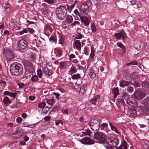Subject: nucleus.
<instances>
[{
  "label": "nucleus",
  "mask_w": 149,
  "mask_h": 149,
  "mask_svg": "<svg viewBox=\"0 0 149 149\" xmlns=\"http://www.w3.org/2000/svg\"><path fill=\"white\" fill-rule=\"evenodd\" d=\"M67 6L63 4L59 6L56 9V13L58 18L61 20H63L66 16L68 8Z\"/></svg>",
  "instance_id": "nucleus-2"
},
{
  "label": "nucleus",
  "mask_w": 149,
  "mask_h": 149,
  "mask_svg": "<svg viewBox=\"0 0 149 149\" xmlns=\"http://www.w3.org/2000/svg\"><path fill=\"white\" fill-rule=\"evenodd\" d=\"M142 143L144 149H149V142L148 140H143Z\"/></svg>",
  "instance_id": "nucleus-18"
},
{
  "label": "nucleus",
  "mask_w": 149,
  "mask_h": 149,
  "mask_svg": "<svg viewBox=\"0 0 149 149\" xmlns=\"http://www.w3.org/2000/svg\"><path fill=\"white\" fill-rule=\"evenodd\" d=\"M63 5H66L67 6L68 8H66L67 11L69 12H70L72 10V9L74 7L75 4L73 3L72 5H69L66 3L63 4Z\"/></svg>",
  "instance_id": "nucleus-23"
},
{
  "label": "nucleus",
  "mask_w": 149,
  "mask_h": 149,
  "mask_svg": "<svg viewBox=\"0 0 149 149\" xmlns=\"http://www.w3.org/2000/svg\"><path fill=\"white\" fill-rule=\"evenodd\" d=\"M114 36L116 38L118 39H120L122 37V40H125L127 36L126 33L123 31L118 33H115Z\"/></svg>",
  "instance_id": "nucleus-10"
},
{
  "label": "nucleus",
  "mask_w": 149,
  "mask_h": 149,
  "mask_svg": "<svg viewBox=\"0 0 149 149\" xmlns=\"http://www.w3.org/2000/svg\"><path fill=\"white\" fill-rule=\"evenodd\" d=\"M81 14L84 16H86L88 12L89 8L88 6L86 3L82 4L80 8Z\"/></svg>",
  "instance_id": "nucleus-8"
},
{
  "label": "nucleus",
  "mask_w": 149,
  "mask_h": 149,
  "mask_svg": "<svg viewBox=\"0 0 149 149\" xmlns=\"http://www.w3.org/2000/svg\"><path fill=\"white\" fill-rule=\"evenodd\" d=\"M137 77V74L136 73H133L130 76L131 79H134Z\"/></svg>",
  "instance_id": "nucleus-40"
},
{
  "label": "nucleus",
  "mask_w": 149,
  "mask_h": 149,
  "mask_svg": "<svg viewBox=\"0 0 149 149\" xmlns=\"http://www.w3.org/2000/svg\"><path fill=\"white\" fill-rule=\"evenodd\" d=\"M38 77L36 75H32L31 78V80L33 82H35L39 80Z\"/></svg>",
  "instance_id": "nucleus-30"
},
{
  "label": "nucleus",
  "mask_w": 149,
  "mask_h": 149,
  "mask_svg": "<svg viewBox=\"0 0 149 149\" xmlns=\"http://www.w3.org/2000/svg\"><path fill=\"white\" fill-rule=\"evenodd\" d=\"M42 112L44 114H46L48 111L49 109V107H44L42 109Z\"/></svg>",
  "instance_id": "nucleus-39"
},
{
  "label": "nucleus",
  "mask_w": 149,
  "mask_h": 149,
  "mask_svg": "<svg viewBox=\"0 0 149 149\" xmlns=\"http://www.w3.org/2000/svg\"><path fill=\"white\" fill-rule=\"evenodd\" d=\"M81 22L83 23L85 26H88L89 24V21L87 18H82V17L80 19Z\"/></svg>",
  "instance_id": "nucleus-21"
},
{
  "label": "nucleus",
  "mask_w": 149,
  "mask_h": 149,
  "mask_svg": "<svg viewBox=\"0 0 149 149\" xmlns=\"http://www.w3.org/2000/svg\"><path fill=\"white\" fill-rule=\"evenodd\" d=\"M27 45L26 41L23 39H21L18 41L17 49L18 51L22 52L25 49Z\"/></svg>",
  "instance_id": "nucleus-6"
},
{
  "label": "nucleus",
  "mask_w": 149,
  "mask_h": 149,
  "mask_svg": "<svg viewBox=\"0 0 149 149\" xmlns=\"http://www.w3.org/2000/svg\"><path fill=\"white\" fill-rule=\"evenodd\" d=\"M90 127L93 130H98L100 129V120L97 118H93L89 121Z\"/></svg>",
  "instance_id": "nucleus-3"
},
{
  "label": "nucleus",
  "mask_w": 149,
  "mask_h": 149,
  "mask_svg": "<svg viewBox=\"0 0 149 149\" xmlns=\"http://www.w3.org/2000/svg\"><path fill=\"white\" fill-rule=\"evenodd\" d=\"M53 30L52 27L49 25H45L44 26L43 33L48 37V38L49 37Z\"/></svg>",
  "instance_id": "nucleus-9"
},
{
  "label": "nucleus",
  "mask_w": 149,
  "mask_h": 149,
  "mask_svg": "<svg viewBox=\"0 0 149 149\" xmlns=\"http://www.w3.org/2000/svg\"><path fill=\"white\" fill-rule=\"evenodd\" d=\"M73 21V18L70 15H68L65 19V22L67 24H69L71 23Z\"/></svg>",
  "instance_id": "nucleus-20"
},
{
  "label": "nucleus",
  "mask_w": 149,
  "mask_h": 149,
  "mask_svg": "<svg viewBox=\"0 0 149 149\" xmlns=\"http://www.w3.org/2000/svg\"><path fill=\"white\" fill-rule=\"evenodd\" d=\"M81 141L82 143L85 144H93L94 143V141L91 140L88 137L84 138L81 139Z\"/></svg>",
  "instance_id": "nucleus-12"
},
{
  "label": "nucleus",
  "mask_w": 149,
  "mask_h": 149,
  "mask_svg": "<svg viewBox=\"0 0 149 149\" xmlns=\"http://www.w3.org/2000/svg\"><path fill=\"white\" fill-rule=\"evenodd\" d=\"M22 134V132L21 131H16V132L12 134V137L13 138H18Z\"/></svg>",
  "instance_id": "nucleus-19"
},
{
  "label": "nucleus",
  "mask_w": 149,
  "mask_h": 149,
  "mask_svg": "<svg viewBox=\"0 0 149 149\" xmlns=\"http://www.w3.org/2000/svg\"><path fill=\"white\" fill-rule=\"evenodd\" d=\"M28 32V30L26 29H24L23 30L20 32V35L24 33H27Z\"/></svg>",
  "instance_id": "nucleus-57"
},
{
  "label": "nucleus",
  "mask_w": 149,
  "mask_h": 149,
  "mask_svg": "<svg viewBox=\"0 0 149 149\" xmlns=\"http://www.w3.org/2000/svg\"><path fill=\"white\" fill-rule=\"evenodd\" d=\"M54 52L57 56H61L62 53V50L59 48H55L54 50Z\"/></svg>",
  "instance_id": "nucleus-17"
},
{
  "label": "nucleus",
  "mask_w": 149,
  "mask_h": 149,
  "mask_svg": "<svg viewBox=\"0 0 149 149\" xmlns=\"http://www.w3.org/2000/svg\"><path fill=\"white\" fill-rule=\"evenodd\" d=\"M134 87H139L140 86V84L137 81H135L134 82Z\"/></svg>",
  "instance_id": "nucleus-51"
},
{
  "label": "nucleus",
  "mask_w": 149,
  "mask_h": 149,
  "mask_svg": "<svg viewBox=\"0 0 149 149\" xmlns=\"http://www.w3.org/2000/svg\"><path fill=\"white\" fill-rule=\"evenodd\" d=\"M52 93L55 96L56 98L57 99H58L59 98L60 95L59 93Z\"/></svg>",
  "instance_id": "nucleus-56"
},
{
  "label": "nucleus",
  "mask_w": 149,
  "mask_h": 149,
  "mask_svg": "<svg viewBox=\"0 0 149 149\" xmlns=\"http://www.w3.org/2000/svg\"><path fill=\"white\" fill-rule=\"evenodd\" d=\"M91 27L92 32H95L96 31L97 29L94 23L91 24Z\"/></svg>",
  "instance_id": "nucleus-35"
},
{
  "label": "nucleus",
  "mask_w": 149,
  "mask_h": 149,
  "mask_svg": "<svg viewBox=\"0 0 149 149\" xmlns=\"http://www.w3.org/2000/svg\"><path fill=\"white\" fill-rule=\"evenodd\" d=\"M94 139L98 140L100 143L105 144L107 138L104 133L102 132H97L94 134Z\"/></svg>",
  "instance_id": "nucleus-5"
},
{
  "label": "nucleus",
  "mask_w": 149,
  "mask_h": 149,
  "mask_svg": "<svg viewBox=\"0 0 149 149\" xmlns=\"http://www.w3.org/2000/svg\"><path fill=\"white\" fill-rule=\"evenodd\" d=\"M137 7L138 8H140L142 7V5L141 1H138L137 2Z\"/></svg>",
  "instance_id": "nucleus-49"
},
{
  "label": "nucleus",
  "mask_w": 149,
  "mask_h": 149,
  "mask_svg": "<svg viewBox=\"0 0 149 149\" xmlns=\"http://www.w3.org/2000/svg\"><path fill=\"white\" fill-rule=\"evenodd\" d=\"M118 101L121 103L122 105H124L125 104L124 101L123 99L121 97L117 99Z\"/></svg>",
  "instance_id": "nucleus-43"
},
{
  "label": "nucleus",
  "mask_w": 149,
  "mask_h": 149,
  "mask_svg": "<svg viewBox=\"0 0 149 149\" xmlns=\"http://www.w3.org/2000/svg\"><path fill=\"white\" fill-rule=\"evenodd\" d=\"M127 143L125 141H122L121 144L120 146L116 148V149H127Z\"/></svg>",
  "instance_id": "nucleus-15"
},
{
  "label": "nucleus",
  "mask_w": 149,
  "mask_h": 149,
  "mask_svg": "<svg viewBox=\"0 0 149 149\" xmlns=\"http://www.w3.org/2000/svg\"><path fill=\"white\" fill-rule=\"evenodd\" d=\"M82 132L84 135L90 136L91 134L90 131H86Z\"/></svg>",
  "instance_id": "nucleus-52"
},
{
  "label": "nucleus",
  "mask_w": 149,
  "mask_h": 149,
  "mask_svg": "<svg viewBox=\"0 0 149 149\" xmlns=\"http://www.w3.org/2000/svg\"><path fill=\"white\" fill-rule=\"evenodd\" d=\"M37 76L40 79H41L43 75L42 72L40 69L38 68L37 70Z\"/></svg>",
  "instance_id": "nucleus-27"
},
{
  "label": "nucleus",
  "mask_w": 149,
  "mask_h": 149,
  "mask_svg": "<svg viewBox=\"0 0 149 149\" xmlns=\"http://www.w3.org/2000/svg\"><path fill=\"white\" fill-rule=\"evenodd\" d=\"M134 95L135 98L138 100L143 99L145 96L143 92L139 91H135Z\"/></svg>",
  "instance_id": "nucleus-13"
},
{
  "label": "nucleus",
  "mask_w": 149,
  "mask_h": 149,
  "mask_svg": "<svg viewBox=\"0 0 149 149\" xmlns=\"http://www.w3.org/2000/svg\"><path fill=\"white\" fill-rule=\"evenodd\" d=\"M109 125L110 126L111 129L112 130H117L116 128L114 126H113L111 123H109Z\"/></svg>",
  "instance_id": "nucleus-53"
},
{
  "label": "nucleus",
  "mask_w": 149,
  "mask_h": 149,
  "mask_svg": "<svg viewBox=\"0 0 149 149\" xmlns=\"http://www.w3.org/2000/svg\"><path fill=\"white\" fill-rule=\"evenodd\" d=\"M62 121L61 120H56L55 122V124L56 125H58L60 123L62 124Z\"/></svg>",
  "instance_id": "nucleus-59"
},
{
  "label": "nucleus",
  "mask_w": 149,
  "mask_h": 149,
  "mask_svg": "<svg viewBox=\"0 0 149 149\" xmlns=\"http://www.w3.org/2000/svg\"><path fill=\"white\" fill-rule=\"evenodd\" d=\"M72 79L73 80H78L80 78V74L79 73L72 75Z\"/></svg>",
  "instance_id": "nucleus-31"
},
{
  "label": "nucleus",
  "mask_w": 149,
  "mask_h": 149,
  "mask_svg": "<svg viewBox=\"0 0 149 149\" xmlns=\"http://www.w3.org/2000/svg\"><path fill=\"white\" fill-rule=\"evenodd\" d=\"M11 100L9 99V97L6 96L4 97L3 100V102L5 105H7L10 103Z\"/></svg>",
  "instance_id": "nucleus-26"
},
{
  "label": "nucleus",
  "mask_w": 149,
  "mask_h": 149,
  "mask_svg": "<svg viewBox=\"0 0 149 149\" xmlns=\"http://www.w3.org/2000/svg\"><path fill=\"white\" fill-rule=\"evenodd\" d=\"M10 71L12 75L18 76L23 72V68L22 65L17 63H14L10 67Z\"/></svg>",
  "instance_id": "nucleus-1"
},
{
  "label": "nucleus",
  "mask_w": 149,
  "mask_h": 149,
  "mask_svg": "<svg viewBox=\"0 0 149 149\" xmlns=\"http://www.w3.org/2000/svg\"><path fill=\"white\" fill-rule=\"evenodd\" d=\"M16 142H12L9 144V146L11 148H14L16 147Z\"/></svg>",
  "instance_id": "nucleus-42"
},
{
  "label": "nucleus",
  "mask_w": 149,
  "mask_h": 149,
  "mask_svg": "<svg viewBox=\"0 0 149 149\" xmlns=\"http://www.w3.org/2000/svg\"><path fill=\"white\" fill-rule=\"evenodd\" d=\"M92 47H91V53L90 54V56H89V57L91 59H93V58L94 55H95L94 52H93L92 51Z\"/></svg>",
  "instance_id": "nucleus-47"
},
{
  "label": "nucleus",
  "mask_w": 149,
  "mask_h": 149,
  "mask_svg": "<svg viewBox=\"0 0 149 149\" xmlns=\"http://www.w3.org/2000/svg\"><path fill=\"white\" fill-rule=\"evenodd\" d=\"M7 6L5 8L6 10L7 11V13H9L10 10V5L8 3H6Z\"/></svg>",
  "instance_id": "nucleus-50"
},
{
  "label": "nucleus",
  "mask_w": 149,
  "mask_h": 149,
  "mask_svg": "<svg viewBox=\"0 0 149 149\" xmlns=\"http://www.w3.org/2000/svg\"><path fill=\"white\" fill-rule=\"evenodd\" d=\"M97 101L94 99H92L90 101V103L93 104L95 105L96 104Z\"/></svg>",
  "instance_id": "nucleus-60"
},
{
  "label": "nucleus",
  "mask_w": 149,
  "mask_h": 149,
  "mask_svg": "<svg viewBox=\"0 0 149 149\" xmlns=\"http://www.w3.org/2000/svg\"><path fill=\"white\" fill-rule=\"evenodd\" d=\"M138 125L139 127L143 129L148 127V126L146 125L139 124Z\"/></svg>",
  "instance_id": "nucleus-48"
},
{
  "label": "nucleus",
  "mask_w": 149,
  "mask_h": 149,
  "mask_svg": "<svg viewBox=\"0 0 149 149\" xmlns=\"http://www.w3.org/2000/svg\"><path fill=\"white\" fill-rule=\"evenodd\" d=\"M108 126V124L107 123H103L100 125V128L101 130H104V128H106Z\"/></svg>",
  "instance_id": "nucleus-37"
},
{
  "label": "nucleus",
  "mask_w": 149,
  "mask_h": 149,
  "mask_svg": "<svg viewBox=\"0 0 149 149\" xmlns=\"http://www.w3.org/2000/svg\"><path fill=\"white\" fill-rule=\"evenodd\" d=\"M73 47L76 48L78 51L81 50V45L80 41L78 40H75L73 42Z\"/></svg>",
  "instance_id": "nucleus-14"
},
{
  "label": "nucleus",
  "mask_w": 149,
  "mask_h": 149,
  "mask_svg": "<svg viewBox=\"0 0 149 149\" xmlns=\"http://www.w3.org/2000/svg\"><path fill=\"white\" fill-rule=\"evenodd\" d=\"M130 114L132 116H135L136 115V111L134 110L130 111Z\"/></svg>",
  "instance_id": "nucleus-44"
},
{
  "label": "nucleus",
  "mask_w": 149,
  "mask_h": 149,
  "mask_svg": "<svg viewBox=\"0 0 149 149\" xmlns=\"http://www.w3.org/2000/svg\"><path fill=\"white\" fill-rule=\"evenodd\" d=\"M35 126L34 124L32 125H30L27 122L24 123L22 125V126L24 127H29L30 128H32Z\"/></svg>",
  "instance_id": "nucleus-34"
},
{
  "label": "nucleus",
  "mask_w": 149,
  "mask_h": 149,
  "mask_svg": "<svg viewBox=\"0 0 149 149\" xmlns=\"http://www.w3.org/2000/svg\"><path fill=\"white\" fill-rule=\"evenodd\" d=\"M66 66V63L65 62L61 61L59 63L60 68L61 69H64Z\"/></svg>",
  "instance_id": "nucleus-28"
},
{
  "label": "nucleus",
  "mask_w": 149,
  "mask_h": 149,
  "mask_svg": "<svg viewBox=\"0 0 149 149\" xmlns=\"http://www.w3.org/2000/svg\"><path fill=\"white\" fill-rule=\"evenodd\" d=\"M122 97L125 99L127 104L134 107L137 106V104L135 100L132 97L129 96L127 93H123Z\"/></svg>",
  "instance_id": "nucleus-4"
},
{
  "label": "nucleus",
  "mask_w": 149,
  "mask_h": 149,
  "mask_svg": "<svg viewBox=\"0 0 149 149\" xmlns=\"http://www.w3.org/2000/svg\"><path fill=\"white\" fill-rule=\"evenodd\" d=\"M79 22L78 21H75L72 24H71V25L72 26H75L77 24L79 25Z\"/></svg>",
  "instance_id": "nucleus-62"
},
{
  "label": "nucleus",
  "mask_w": 149,
  "mask_h": 149,
  "mask_svg": "<svg viewBox=\"0 0 149 149\" xmlns=\"http://www.w3.org/2000/svg\"><path fill=\"white\" fill-rule=\"evenodd\" d=\"M77 70L74 67H72L69 70L68 73L70 74L74 73L77 72Z\"/></svg>",
  "instance_id": "nucleus-36"
},
{
  "label": "nucleus",
  "mask_w": 149,
  "mask_h": 149,
  "mask_svg": "<svg viewBox=\"0 0 149 149\" xmlns=\"http://www.w3.org/2000/svg\"><path fill=\"white\" fill-rule=\"evenodd\" d=\"M14 126L13 124L12 123H8L7 124V127H8L12 128Z\"/></svg>",
  "instance_id": "nucleus-63"
},
{
  "label": "nucleus",
  "mask_w": 149,
  "mask_h": 149,
  "mask_svg": "<svg viewBox=\"0 0 149 149\" xmlns=\"http://www.w3.org/2000/svg\"><path fill=\"white\" fill-rule=\"evenodd\" d=\"M61 112L63 114L68 115V111L67 109H62L61 110Z\"/></svg>",
  "instance_id": "nucleus-54"
},
{
  "label": "nucleus",
  "mask_w": 149,
  "mask_h": 149,
  "mask_svg": "<svg viewBox=\"0 0 149 149\" xmlns=\"http://www.w3.org/2000/svg\"><path fill=\"white\" fill-rule=\"evenodd\" d=\"M22 119L21 117H19L17 118L16 121L17 123H19L22 121Z\"/></svg>",
  "instance_id": "nucleus-64"
},
{
  "label": "nucleus",
  "mask_w": 149,
  "mask_h": 149,
  "mask_svg": "<svg viewBox=\"0 0 149 149\" xmlns=\"http://www.w3.org/2000/svg\"><path fill=\"white\" fill-rule=\"evenodd\" d=\"M89 75L91 78H93L95 77V74L93 72H91L89 74Z\"/></svg>",
  "instance_id": "nucleus-55"
},
{
  "label": "nucleus",
  "mask_w": 149,
  "mask_h": 149,
  "mask_svg": "<svg viewBox=\"0 0 149 149\" xmlns=\"http://www.w3.org/2000/svg\"><path fill=\"white\" fill-rule=\"evenodd\" d=\"M116 45L118 47H119L122 49L123 52H125L126 50L125 47L122 43L120 42H118L117 43Z\"/></svg>",
  "instance_id": "nucleus-29"
},
{
  "label": "nucleus",
  "mask_w": 149,
  "mask_h": 149,
  "mask_svg": "<svg viewBox=\"0 0 149 149\" xmlns=\"http://www.w3.org/2000/svg\"><path fill=\"white\" fill-rule=\"evenodd\" d=\"M4 56L8 60L10 61L15 57L13 51L10 49H7L4 52Z\"/></svg>",
  "instance_id": "nucleus-7"
},
{
  "label": "nucleus",
  "mask_w": 149,
  "mask_h": 149,
  "mask_svg": "<svg viewBox=\"0 0 149 149\" xmlns=\"http://www.w3.org/2000/svg\"><path fill=\"white\" fill-rule=\"evenodd\" d=\"M74 13L76 16H79L80 19L81 18L77 9H75L74 11Z\"/></svg>",
  "instance_id": "nucleus-46"
},
{
  "label": "nucleus",
  "mask_w": 149,
  "mask_h": 149,
  "mask_svg": "<svg viewBox=\"0 0 149 149\" xmlns=\"http://www.w3.org/2000/svg\"><path fill=\"white\" fill-rule=\"evenodd\" d=\"M46 103L44 102H41L39 103L38 106L39 108H40L42 109L45 107Z\"/></svg>",
  "instance_id": "nucleus-38"
},
{
  "label": "nucleus",
  "mask_w": 149,
  "mask_h": 149,
  "mask_svg": "<svg viewBox=\"0 0 149 149\" xmlns=\"http://www.w3.org/2000/svg\"><path fill=\"white\" fill-rule=\"evenodd\" d=\"M113 93L114 94V96L115 97L118 95L119 91L118 88L116 87L114 88L113 90Z\"/></svg>",
  "instance_id": "nucleus-33"
},
{
  "label": "nucleus",
  "mask_w": 149,
  "mask_h": 149,
  "mask_svg": "<svg viewBox=\"0 0 149 149\" xmlns=\"http://www.w3.org/2000/svg\"><path fill=\"white\" fill-rule=\"evenodd\" d=\"M17 94V93H12V92H10L9 96L13 98L14 99H15L16 97Z\"/></svg>",
  "instance_id": "nucleus-45"
},
{
  "label": "nucleus",
  "mask_w": 149,
  "mask_h": 149,
  "mask_svg": "<svg viewBox=\"0 0 149 149\" xmlns=\"http://www.w3.org/2000/svg\"><path fill=\"white\" fill-rule=\"evenodd\" d=\"M137 62L136 61H134L128 63L127 65H136Z\"/></svg>",
  "instance_id": "nucleus-61"
},
{
  "label": "nucleus",
  "mask_w": 149,
  "mask_h": 149,
  "mask_svg": "<svg viewBox=\"0 0 149 149\" xmlns=\"http://www.w3.org/2000/svg\"><path fill=\"white\" fill-rule=\"evenodd\" d=\"M127 90L128 92L132 93L134 91V88L131 86H128L127 88Z\"/></svg>",
  "instance_id": "nucleus-41"
},
{
  "label": "nucleus",
  "mask_w": 149,
  "mask_h": 149,
  "mask_svg": "<svg viewBox=\"0 0 149 149\" xmlns=\"http://www.w3.org/2000/svg\"><path fill=\"white\" fill-rule=\"evenodd\" d=\"M48 38H49L50 42H54L55 43H56V39L54 36L52 35L50 37H49Z\"/></svg>",
  "instance_id": "nucleus-32"
},
{
  "label": "nucleus",
  "mask_w": 149,
  "mask_h": 149,
  "mask_svg": "<svg viewBox=\"0 0 149 149\" xmlns=\"http://www.w3.org/2000/svg\"><path fill=\"white\" fill-rule=\"evenodd\" d=\"M43 73L45 76L49 77L52 74V70L49 69L48 67L46 65L43 66L42 67Z\"/></svg>",
  "instance_id": "nucleus-11"
},
{
  "label": "nucleus",
  "mask_w": 149,
  "mask_h": 149,
  "mask_svg": "<svg viewBox=\"0 0 149 149\" xmlns=\"http://www.w3.org/2000/svg\"><path fill=\"white\" fill-rule=\"evenodd\" d=\"M130 83L128 81H126L124 80H122L119 81V86L120 87L124 88L130 85Z\"/></svg>",
  "instance_id": "nucleus-16"
},
{
  "label": "nucleus",
  "mask_w": 149,
  "mask_h": 149,
  "mask_svg": "<svg viewBox=\"0 0 149 149\" xmlns=\"http://www.w3.org/2000/svg\"><path fill=\"white\" fill-rule=\"evenodd\" d=\"M46 100L47 103L51 106L52 105L55 103L54 99L53 98H46Z\"/></svg>",
  "instance_id": "nucleus-25"
},
{
  "label": "nucleus",
  "mask_w": 149,
  "mask_h": 149,
  "mask_svg": "<svg viewBox=\"0 0 149 149\" xmlns=\"http://www.w3.org/2000/svg\"><path fill=\"white\" fill-rule=\"evenodd\" d=\"M86 85L81 86L80 89L79 93L81 95H83L86 93L85 90L86 88Z\"/></svg>",
  "instance_id": "nucleus-22"
},
{
  "label": "nucleus",
  "mask_w": 149,
  "mask_h": 149,
  "mask_svg": "<svg viewBox=\"0 0 149 149\" xmlns=\"http://www.w3.org/2000/svg\"><path fill=\"white\" fill-rule=\"evenodd\" d=\"M10 92H11L8 91H6L4 92L3 93V94L4 95L9 96L10 94Z\"/></svg>",
  "instance_id": "nucleus-58"
},
{
  "label": "nucleus",
  "mask_w": 149,
  "mask_h": 149,
  "mask_svg": "<svg viewBox=\"0 0 149 149\" xmlns=\"http://www.w3.org/2000/svg\"><path fill=\"white\" fill-rule=\"evenodd\" d=\"M142 103L145 107L149 106V97L144 99L143 100Z\"/></svg>",
  "instance_id": "nucleus-24"
}]
</instances>
